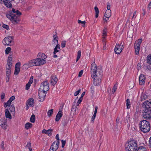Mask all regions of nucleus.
<instances>
[{
	"label": "nucleus",
	"instance_id": "7ed1b4c3",
	"mask_svg": "<svg viewBox=\"0 0 151 151\" xmlns=\"http://www.w3.org/2000/svg\"><path fill=\"white\" fill-rule=\"evenodd\" d=\"M138 148L137 141L131 140L125 144V151H137Z\"/></svg>",
	"mask_w": 151,
	"mask_h": 151
},
{
	"label": "nucleus",
	"instance_id": "5fc2aeb1",
	"mask_svg": "<svg viewBox=\"0 0 151 151\" xmlns=\"http://www.w3.org/2000/svg\"><path fill=\"white\" fill-rule=\"evenodd\" d=\"M21 65V63L20 62H19L17 63L15 65V67L17 68H20V66Z\"/></svg>",
	"mask_w": 151,
	"mask_h": 151
},
{
	"label": "nucleus",
	"instance_id": "6e6d98bb",
	"mask_svg": "<svg viewBox=\"0 0 151 151\" xmlns=\"http://www.w3.org/2000/svg\"><path fill=\"white\" fill-rule=\"evenodd\" d=\"M107 10H110V3H109V2H108L107 3Z\"/></svg>",
	"mask_w": 151,
	"mask_h": 151
},
{
	"label": "nucleus",
	"instance_id": "393cba45",
	"mask_svg": "<svg viewBox=\"0 0 151 151\" xmlns=\"http://www.w3.org/2000/svg\"><path fill=\"white\" fill-rule=\"evenodd\" d=\"M5 116L7 118H9L10 119H12V116L11 114L10 113L8 109H6L5 110Z\"/></svg>",
	"mask_w": 151,
	"mask_h": 151
},
{
	"label": "nucleus",
	"instance_id": "37998d69",
	"mask_svg": "<svg viewBox=\"0 0 151 151\" xmlns=\"http://www.w3.org/2000/svg\"><path fill=\"white\" fill-rule=\"evenodd\" d=\"M135 48V53L136 55H138L139 53V52L140 50V48L134 47Z\"/></svg>",
	"mask_w": 151,
	"mask_h": 151
},
{
	"label": "nucleus",
	"instance_id": "bf43d9fd",
	"mask_svg": "<svg viewBox=\"0 0 151 151\" xmlns=\"http://www.w3.org/2000/svg\"><path fill=\"white\" fill-rule=\"evenodd\" d=\"M26 147L28 148L31 147V143L30 142H28L26 146Z\"/></svg>",
	"mask_w": 151,
	"mask_h": 151
},
{
	"label": "nucleus",
	"instance_id": "9d476101",
	"mask_svg": "<svg viewBox=\"0 0 151 151\" xmlns=\"http://www.w3.org/2000/svg\"><path fill=\"white\" fill-rule=\"evenodd\" d=\"M59 142L58 141L55 144V142H54L51 146L50 150L52 151H56L59 147Z\"/></svg>",
	"mask_w": 151,
	"mask_h": 151
},
{
	"label": "nucleus",
	"instance_id": "c9c22d12",
	"mask_svg": "<svg viewBox=\"0 0 151 151\" xmlns=\"http://www.w3.org/2000/svg\"><path fill=\"white\" fill-rule=\"evenodd\" d=\"M9 107V110L11 112H14L15 111V107L13 104L10 105Z\"/></svg>",
	"mask_w": 151,
	"mask_h": 151
},
{
	"label": "nucleus",
	"instance_id": "49530a36",
	"mask_svg": "<svg viewBox=\"0 0 151 151\" xmlns=\"http://www.w3.org/2000/svg\"><path fill=\"white\" fill-rule=\"evenodd\" d=\"M66 45V41L65 40L63 41L62 42L61 45V47L62 48H64L65 47Z\"/></svg>",
	"mask_w": 151,
	"mask_h": 151
},
{
	"label": "nucleus",
	"instance_id": "338daca9",
	"mask_svg": "<svg viewBox=\"0 0 151 151\" xmlns=\"http://www.w3.org/2000/svg\"><path fill=\"white\" fill-rule=\"evenodd\" d=\"M55 138H56V139L58 141L59 140V134H56V137H55Z\"/></svg>",
	"mask_w": 151,
	"mask_h": 151
},
{
	"label": "nucleus",
	"instance_id": "dca6fc26",
	"mask_svg": "<svg viewBox=\"0 0 151 151\" xmlns=\"http://www.w3.org/2000/svg\"><path fill=\"white\" fill-rule=\"evenodd\" d=\"M58 79L56 76L52 75L50 77V83L53 85L54 86L57 83Z\"/></svg>",
	"mask_w": 151,
	"mask_h": 151
},
{
	"label": "nucleus",
	"instance_id": "c756f323",
	"mask_svg": "<svg viewBox=\"0 0 151 151\" xmlns=\"http://www.w3.org/2000/svg\"><path fill=\"white\" fill-rule=\"evenodd\" d=\"M137 149V151H147L146 148L142 146H139Z\"/></svg>",
	"mask_w": 151,
	"mask_h": 151
},
{
	"label": "nucleus",
	"instance_id": "a19ab883",
	"mask_svg": "<svg viewBox=\"0 0 151 151\" xmlns=\"http://www.w3.org/2000/svg\"><path fill=\"white\" fill-rule=\"evenodd\" d=\"M11 50V48L10 47H8L6 48L5 50V53L6 54H8Z\"/></svg>",
	"mask_w": 151,
	"mask_h": 151
},
{
	"label": "nucleus",
	"instance_id": "4d7b16f0",
	"mask_svg": "<svg viewBox=\"0 0 151 151\" xmlns=\"http://www.w3.org/2000/svg\"><path fill=\"white\" fill-rule=\"evenodd\" d=\"M15 99V96H13L11 97L9 100H10V101L12 102Z\"/></svg>",
	"mask_w": 151,
	"mask_h": 151
},
{
	"label": "nucleus",
	"instance_id": "a18cd8bd",
	"mask_svg": "<svg viewBox=\"0 0 151 151\" xmlns=\"http://www.w3.org/2000/svg\"><path fill=\"white\" fill-rule=\"evenodd\" d=\"M12 61L7 60V65H8L7 67H12Z\"/></svg>",
	"mask_w": 151,
	"mask_h": 151
},
{
	"label": "nucleus",
	"instance_id": "ddd939ff",
	"mask_svg": "<svg viewBox=\"0 0 151 151\" xmlns=\"http://www.w3.org/2000/svg\"><path fill=\"white\" fill-rule=\"evenodd\" d=\"M35 60L36 66L42 65L46 63V61L45 60H43L42 59L41 60L37 58L35 59Z\"/></svg>",
	"mask_w": 151,
	"mask_h": 151
},
{
	"label": "nucleus",
	"instance_id": "f257e3e1",
	"mask_svg": "<svg viewBox=\"0 0 151 151\" xmlns=\"http://www.w3.org/2000/svg\"><path fill=\"white\" fill-rule=\"evenodd\" d=\"M22 13L19 10L12 8V10L9 11V14H6V17L12 21L14 24L18 23L20 21L19 17Z\"/></svg>",
	"mask_w": 151,
	"mask_h": 151
},
{
	"label": "nucleus",
	"instance_id": "4c0bfd02",
	"mask_svg": "<svg viewBox=\"0 0 151 151\" xmlns=\"http://www.w3.org/2000/svg\"><path fill=\"white\" fill-rule=\"evenodd\" d=\"M81 50H78L77 53V58L76 60V62H77L80 58L81 56Z\"/></svg>",
	"mask_w": 151,
	"mask_h": 151
},
{
	"label": "nucleus",
	"instance_id": "c03bdc74",
	"mask_svg": "<svg viewBox=\"0 0 151 151\" xmlns=\"http://www.w3.org/2000/svg\"><path fill=\"white\" fill-rule=\"evenodd\" d=\"M12 53H10L9 55V56L8 58V59L7 60L12 61Z\"/></svg>",
	"mask_w": 151,
	"mask_h": 151
},
{
	"label": "nucleus",
	"instance_id": "473e14b6",
	"mask_svg": "<svg viewBox=\"0 0 151 151\" xmlns=\"http://www.w3.org/2000/svg\"><path fill=\"white\" fill-rule=\"evenodd\" d=\"M35 116L34 114H32L30 118V122L32 123H34L35 121Z\"/></svg>",
	"mask_w": 151,
	"mask_h": 151
},
{
	"label": "nucleus",
	"instance_id": "bb28decb",
	"mask_svg": "<svg viewBox=\"0 0 151 151\" xmlns=\"http://www.w3.org/2000/svg\"><path fill=\"white\" fill-rule=\"evenodd\" d=\"M11 69V67H6V76H7V77L10 76Z\"/></svg>",
	"mask_w": 151,
	"mask_h": 151
},
{
	"label": "nucleus",
	"instance_id": "6ab92c4d",
	"mask_svg": "<svg viewBox=\"0 0 151 151\" xmlns=\"http://www.w3.org/2000/svg\"><path fill=\"white\" fill-rule=\"evenodd\" d=\"M145 77L142 74L140 75L139 78V84L142 85L145 83Z\"/></svg>",
	"mask_w": 151,
	"mask_h": 151
},
{
	"label": "nucleus",
	"instance_id": "8fccbe9b",
	"mask_svg": "<svg viewBox=\"0 0 151 151\" xmlns=\"http://www.w3.org/2000/svg\"><path fill=\"white\" fill-rule=\"evenodd\" d=\"M81 91V89H80L78 91H76L74 93V96H77L79 94V93Z\"/></svg>",
	"mask_w": 151,
	"mask_h": 151
},
{
	"label": "nucleus",
	"instance_id": "7c9ffc66",
	"mask_svg": "<svg viewBox=\"0 0 151 151\" xmlns=\"http://www.w3.org/2000/svg\"><path fill=\"white\" fill-rule=\"evenodd\" d=\"M147 98V96L145 93L142 94L141 96V100L143 101L145 100Z\"/></svg>",
	"mask_w": 151,
	"mask_h": 151
},
{
	"label": "nucleus",
	"instance_id": "2f4dec72",
	"mask_svg": "<svg viewBox=\"0 0 151 151\" xmlns=\"http://www.w3.org/2000/svg\"><path fill=\"white\" fill-rule=\"evenodd\" d=\"M130 101L129 99H127L126 101V105L127 106V109H129L130 107Z\"/></svg>",
	"mask_w": 151,
	"mask_h": 151
},
{
	"label": "nucleus",
	"instance_id": "4468645a",
	"mask_svg": "<svg viewBox=\"0 0 151 151\" xmlns=\"http://www.w3.org/2000/svg\"><path fill=\"white\" fill-rule=\"evenodd\" d=\"M93 79V84L95 85L96 86H99L100 85L101 82V78L99 77L92 78Z\"/></svg>",
	"mask_w": 151,
	"mask_h": 151
},
{
	"label": "nucleus",
	"instance_id": "e2e57ef3",
	"mask_svg": "<svg viewBox=\"0 0 151 151\" xmlns=\"http://www.w3.org/2000/svg\"><path fill=\"white\" fill-rule=\"evenodd\" d=\"M78 22L79 23H81L82 24H84V23H86L85 21H82L79 20H78Z\"/></svg>",
	"mask_w": 151,
	"mask_h": 151
},
{
	"label": "nucleus",
	"instance_id": "052dcab7",
	"mask_svg": "<svg viewBox=\"0 0 151 151\" xmlns=\"http://www.w3.org/2000/svg\"><path fill=\"white\" fill-rule=\"evenodd\" d=\"M5 96V93H2V95H1V99H4Z\"/></svg>",
	"mask_w": 151,
	"mask_h": 151
},
{
	"label": "nucleus",
	"instance_id": "aec40b11",
	"mask_svg": "<svg viewBox=\"0 0 151 151\" xmlns=\"http://www.w3.org/2000/svg\"><path fill=\"white\" fill-rule=\"evenodd\" d=\"M53 130L52 129H50L48 130H46L45 129H43L42 131V133L43 134H48L49 136H50L52 135Z\"/></svg>",
	"mask_w": 151,
	"mask_h": 151
},
{
	"label": "nucleus",
	"instance_id": "13d9d810",
	"mask_svg": "<svg viewBox=\"0 0 151 151\" xmlns=\"http://www.w3.org/2000/svg\"><path fill=\"white\" fill-rule=\"evenodd\" d=\"M83 73V70H81L79 72L78 75V77H81V76L82 75Z\"/></svg>",
	"mask_w": 151,
	"mask_h": 151
},
{
	"label": "nucleus",
	"instance_id": "9b49d317",
	"mask_svg": "<svg viewBox=\"0 0 151 151\" xmlns=\"http://www.w3.org/2000/svg\"><path fill=\"white\" fill-rule=\"evenodd\" d=\"M60 50V45L59 44H57L54 49L53 52V58H56L58 57V52Z\"/></svg>",
	"mask_w": 151,
	"mask_h": 151
},
{
	"label": "nucleus",
	"instance_id": "2eb2a0df",
	"mask_svg": "<svg viewBox=\"0 0 151 151\" xmlns=\"http://www.w3.org/2000/svg\"><path fill=\"white\" fill-rule=\"evenodd\" d=\"M111 15V10H106L104 14V16L106 18H104L103 19L105 20V21L106 22Z\"/></svg>",
	"mask_w": 151,
	"mask_h": 151
},
{
	"label": "nucleus",
	"instance_id": "58836bf2",
	"mask_svg": "<svg viewBox=\"0 0 151 151\" xmlns=\"http://www.w3.org/2000/svg\"><path fill=\"white\" fill-rule=\"evenodd\" d=\"M147 61L149 64H151V55L147 57Z\"/></svg>",
	"mask_w": 151,
	"mask_h": 151
},
{
	"label": "nucleus",
	"instance_id": "603ef678",
	"mask_svg": "<svg viewBox=\"0 0 151 151\" xmlns=\"http://www.w3.org/2000/svg\"><path fill=\"white\" fill-rule=\"evenodd\" d=\"M1 147L3 149H4V142L3 141H2L1 144Z\"/></svg>",
	"mask_w": 151,
	"mask_h": 151
},
{
	"label": "nucleus",
	"instance_id": "09e8293b",
	"mask_svg": "<svg viewBox=\"0 0 151 151\" xmlns=\"http://www.w3.org/2000/svg\"><path fill=\"white\" fill-rule=\"evenodd\" d=\"M30 85H31V84H30V83H28L26 85L25 89L27 90H28L29 88V87L30 86Z\"/></svg>",
	"mask_w": 151,
	"mask_h": 151
},
{
	"label": "nucleus",
	"instance_id": "f3484780",
	"mask_svg": "<svg viewBox=\"0 0 151 151\" xmlns=\"http://www.w3.org/2000/svg\"><path fill=\"white\" fill-rule=\"evenodd\" d=\"M143 106L144 109H151V101H146L143 103Z\"/></svg>",
	"mask_w": 151,
	"mask_h": 151
},
{
	"label": "nucleus",
	"instance_id": "f704fd0d",
	"mask_svg": "<svg viewBox=\"0 0 151 151\" xmlns=\"http://www.w3.org/2000/svg\"><path fill=\"white\" fill-rule=\"evenodd\" d=\"M94 9L96 13L95 17L96 18H97L98 17V14L99 13V10L98 8L97 7L95 6L94 7Z\"/></svg>",
	"mask_w": 151,
	"mask_h": 151
},
{
	"label": "nucleus",
	"instance_id": "1a4fd4ad",
	"mask_svg": "<svg viewBox=\"0 0 151 151\" xmlns=\"http://www.w3.org/2000/svg\"><path fill=\"white\" fill-rule=\"evenodd\" d=\"M124 47L123 45H116L114 51L115 53L116 54H119L122 51Z\"/></svg>",
	"mask_w": 151,
	"mask_h": 151
},
{
	"label": "nucleus",
	"instance_id": "c85d7f7f",
	"mask_svg": "<svg viewBox=\"0 0 151 151\" xmlns=\"http://www.w3.org/2000/svg\"><path fill=\"white\" fill-rule=\"evenodd\" d=\"M32 124L29 122L26 123L25 125V128L28 129L30 128H31L32 127Z\"/></svg>",
	"mask_w": 151,
	"mask_h": 151
},
{
	"label": "nucleus",
	"instance_id": "69168bd1",
	"mask_svg": "<svg viewBox=\"0 0 151 151\" xmlns=\"http://www.w3.org/2000/svg\"><path fill=\"white\" fill-rule=\"evenodd\" d=\"M151 8V1L150 2L148 5V9H150Z\"/></svg>",
	"mask_w": 151,
	"mask_h": 151
},
{
	"label": "nucleus",
	"instance_id": "20e7f679",
	"mask_svg": "<svg viewBox=\"0 0 151 151\" xmlns=\"http://www.w3.org/2000/svg\"><path fill=\"white\" fill-rule=\"evenodd\" d=\"M140 128L141 131L144 133L149 132L150 129V126L149 122L146 120H143L140 122Z\"/></svg>",
	"mask_w": 151,
	"mask_h": 151
},
{
	"label": "nucleus",
	"instance_id": "423d86ee",
	"mask_svg": "<svg viewBox=\"0 0 151 151\" xmlns=\"http://www.w3.org/2000/svg\"><path fill=\"white\" fill-rule=\"evenodd\" d=\"M142 115L145 119H150L151 118V109H144Z\"/></svg>",
	"mask_w": 151,
	"mask_h": 151
},
{
	"label": "nucleus",
	"instance_id": "39448f33",
	"mask_svg": "<svg viewBox=\"0 0 151 151\" xmlns=\"http://www.w3.org/2000/svg\"><path fill=\"white\" fill-rule=\"evenodd\" d=\"M13 37L9 36L4 38L3 43L4 45H7V46H11L14 43Z\"/></svg>",
	"mask_w": 151,
	"mask_h": 151
},
{
	"label": "nucleus",
	"instance_id": "5701e85b",
	"mask_svg": "<svg viewBox=\"0 0 151 151\" xmlns=\"http://www.w3.org/2000/svg\"><path fill=\"white\" fill-rule=\"evenodd\" d=\"M142 41V39H139L137 41H136L134 43V47L140 48V45Z\"/></svg>",
	"mask_w": 151,
	"mask_h": 151
},
{
	"label": "nucleus",
	"instance_id": "4be33fe9",
	"mask_svg": "<svg viewBox=\"0 0 151 151\" xmlns=\"http://www.w3.org/2000/svg\"><path fill=\"white\" fill-rule=\"evenodd\" d=\"M63 116V112L62 111H59L57 114L55 118V121H58Z\"/></svg>",
	"mask_w": 151,
	"mask_h": 151
},
{
	"label": "nucleus",
	"instance_id": "864d4df0",
	"mask_svg": "<svg viewBox=\"0 0 151 151\" xmlns=\"http://www.w3.org/2000/svg\"><path fill=\"white\" fill-rule=\"evenodd\" d=\"M2 27L7 30H8L9 29V26L7 25L4 24L3 25Z\"/></svg>",
	"mask_w": 151,
	"mask_h": 151
},
{
	"label": "nucleus",
	"instance_id": "cd10ccee",
	"mask_svg": "<svg viewBox=\"0 0 151 151\" xmlns=\"http://www.w3.org/2000/svg\"><path fill=\"white\" fill-rule=\"evenodd\" d=\"M8 1H6V0L3 1L4 4L8 8H12V4L10 2V1L8 2Z\"/></svg>",
	"mask_w": 151,
	"mask_h": 151
},
{
	"label": "nucleus",
	"instance_id": "6e6552de",
	"mask_svg": "<svg viewBox=\"0 0 151 151\" xmlns=\"http://www.w3.org/2000/svg\"><path fill=\"white\" fill-rule=\"evenodd\" d=\"M46 91H44L43 90L40 91L38 93V95L40 102L43 101L45 98Z\"/></svg>",
	"mask_w": 151,
	"mask_h": 151
},
{
	"label": "nucleus",
	"instance_id": "a211bd4d",
	"mask_svg": "<svg viewBox=\"0 0 151 151\" xmlns=\"http://www.w3.org/2000/svg\"><path fill=\"white\" fill-rule=\"evenodd\" d=\"M27 104H28L30 107H33L35 104L34 99L32 98H30L28 99L27 102Z\"/></svg>",
	"mask_w": 151,
	"mask_h": 151
},
{
	"label": "nucleus",
	"instance_id": "3c124183",
	"mask_svg": "<svg viewBox=\"0 0 151 151\" xmlns=\"http://www.w3.org/2000/svg\"><path fill=\"white\" fill-rule=\"evenodd\" d=\"M61 142L62 143V147L63 148L65 146V144L66 143V141L65 140L64 141L63 140H62Z\"/></svg>",
	"mask_w": 151,
	"mask_h": 151
},
{
	"label": "nucleus",
	"instance_id": "f8f14e48",
	"mask_svg": "<svg viewBox=\"0 0 151 151\" xmlns=\"http://www.w3.org/2000/svg\"><path fill=\"white\" fill-rule=\"evenodd\" d=\"M0 124L2 128L4 129L7 127V120L5 118L1 119L0 121Z\"/></svg>",
	"mask_w": 151,
	"mask_h": 151
},
{
	"label": "nucleus",
	"instance_id": "e433bc0d",
	"mask_svg": "<svg viewBox=\"0 0 151 151\" xmlns=\"http://www.w3.org/2000/svg\"><path fill=\"white\" fill-rule=\"evenodd\" d=\"M117 82L115 83L112 89V91L113 94L114 93V92L116 91V90L117 89Z\"/></svg>",
	"mask_w": 151,
	"mask_h": 151
},
{
	"label": "nucleus",
	"instance_id": "de8ad7c7",
	"mask_svg": "<svg viewBox=\"0 0 151 151\" xmlns=\"http://www.w3.org/2000/svg\"><path fill=\"white\" fill-rule=\"evenodd\" d=\"M82 99H83V98H82L81 97L78 100V101L77 103L76 104L77 106H78L81 103V102L82 101Z\"/></svg>",
	"mask_w": 151,
	"mask_h": 151
},
{
	"label": "nucleus",
	"instance_id": "72a5a7b5",
	"mask_svg": "<svg viewBox=\"0 0 151 151\" xmlns=\"http://www.w3.org/2000/svg\"><path fill=\"white\" fill-rule=\"evenodd\" d=\"M20 71V68H19L15 67L14 74L15 75H17L18 74Z\"/></svg>",
	"mask_w": 151,
	"mask_h": 151
},
{
	"label": "nucleus",
	"instance_id": "79ce46f5",
	"mask_svg": "<svg viewBox=\"0 0 151 151\" xmlns=\"http://www.w3.org/2000/svg\"><path fill=\"white\" fill-rule=\"evenodd\" d=\"M58 37L56 34L53 35V40H55L56 42H57V44H58Z\"/></svg>",
	"mask_w": 151,
	"mask_h": 151
},
{
	"label": "nucleus",
	"instance_id": "774afa93",
	"mask_svg": "<svg viewBox=\"0 0 151 151\" xmlns=\"http://www.w3.org/2000/svg\"><path fill=\"white\" fill-rule=\"evenodd\" d=\"M9 78H10V76H9V77L6 76V82H9Z\"/></svg>",
	"mask_w": 151,
	"mask_h": 151
},
{
	"label": "nucleus",
	"instance_id": "680f3d73",
	"mask_svg": "<svg viewBox=\"0 0 151 151\" xmlns=\"http://www.w3.org/2000/svg\"><path fill=\"white\" fill-rule=\"evenodd\" d=\"M56 44H57V42H56L55 40H52V45L54 46Z\"/></svg>",
	"mask_w": 151,
	"mask_h": 151
},
{
	"label": "nucleus",
	"instance_id": "a878e982",
	"mask_svg": "<svg viewBox=\"0 0 151 151\" xmlns=\"http://www.w3.org/2000/svg\"><path fill=\"white\" fill-rule=\"evenodd\" d=\"M28 62L29 63V64L31 67L36 66L35 63V59L29 60Z\"/></svg>",
	"mask_w": 151,
	"mask_h": 151
},
{
	"label": "nucleus",
	"instance_id": "b1692460",
	"mask_svg": "<svg viewBox=\"0 0 151 151\" xmlns=\"http://www.w3.org/2000/svg\"><path fill=\"white\" fill-rule=\"evenodd\" d=\"M31 67L29 64L28 62L25 63L22 67V69L23 70H27L28 68H30Z\"/></svg>",
	"mask_w": 151,
	"mask_h": 151
},
{
	"label": "nucleus",
	"instance_id": "0e129e2a",
	"mask_svg": "<svg viewBox=\"0 0 151 151\" xmlns=\"http://www.w3.org/2000/svg\"><path fill=\"white\" fill-rule=\"evenodd\" d=\"M105 38H103V39L102 41L103 42V43L104 45H106V42L105 41V39H104Z\"/></svg>",
	"mask_w": 151,
	"mask_h": 151
},
{
	"label": "nucleus",
	"instance_id": "f03ea898",
	"mask_svg": "<svg viewBox=\"0 0 151 151\" xmlns=\"http://www.w3.org/2000/svg\"><path fill=\"white\" fill-rule=\"evenodd\" d=\"M91 73L92 78H101L102 76V68L100 67L97 68L95 62L93 63L91 65Z\"/></svg>",
	"mask_w": 151,
	"mask_h": 151
},
{
	"label": "nucleus",
	"instance_id": "412c9836",
	"mask_svg": "<svg viewBox=\"0 0 151 151\" xmlns=\"http://www.w3.org/2000/svg\"><path fill=\"white\" fill-rule=\"evenodd\" d=\"M37 58H38L42 60H45L47 58V56L45 55L41 52H39L37 55Z\"/></svg>",
	"mask_w": 151,
	"mask_h": 151
},
{
	"label": "nucleus",
	"instance_id": "ea45409f",
	"mask_svg": "<svg viewBox=\"0 0 151 151\" xmlns=\"http://www.w3.org/2000/svg\"><path fill=\"white\" fill-rule=\"evenodd\" d=\"M53 109H51L50 110H49L47 113L48 116L49 117H50L53 114Z\"/></svg>",
	"mask_w": 151,
	"mask_h": 151
},
{
	"label": "nucleus",
	"instance_id": "0eeeda50",
	"mask_svg": "<svg viewBox=\"0 0 151 151\" xmlns=\"http://www.w3.org/2000/svg\"><path fill=\"white\" fill-rule=\"evenodd\" d=\"M49 85L47 81H45L42 83L41 85L40 89L43 90L44 91H47L49 89Z\"/></svg>",
	"mask_w": 151,
	"mask_h": 151
}]
</instances>
